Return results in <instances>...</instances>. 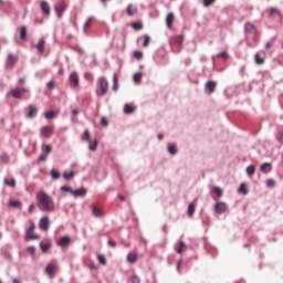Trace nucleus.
I'll list each match as a JSON object with an SVG mask.
<instances>
[{"mask_svg":"<svg viewBox=\"0 0 283 283\" xmlns=\"http://www.w3.org/2000/svg\"><path fill=\"white\" fill-rule=\"evenodd\" d=\"M55 116H56V113L54 111L45 113V118H48L49 120H52V118H54Z\"/></svg>","mask_w":283,"mask_h":283,"instance_id":"58836bf2","label":"nucleus"},{"mask_svg":"<svg viewBox=\"0 0 283 283\" xmlns=\"http://www.w3.org/2000/svg\"><path fill=\"white\" fill-rule=\"evenodd\" d=\"M28 251H29V253H31V255H34L36 249L34 248V245H30V247L28 248Z\"/></svg>","mask_w":283,"mask_h":283,"instance_id":"6e6d98bb","label":"nucleus"},{"mask_svg":"<svg viewBox=\"0 0 283 283\" xmlns=\"http://www.w3.org/2000/svg\"><path fill=\"white\" fill-rule=\"evenodd\" d=\"M216 85H218L216 82L209 81L206 84V90H208L210 94H213V92H216Z\"/></svg>","mask_w":283,"mask_h":283,"instance_id":"aec40b11","label":"nucleus"},{"mask_svg":"<svg viewBox=\"0 0 283 283\" xmlns=\"http://www.w3.org/2000/svg\"><path fill=\"white\" fill-rule=\"evenodd\" d=\"M245 32H252V34H255V32H258V29H255V25L251 23H245Z\"/></svg>","mask_w":283,"mask_h":283,"instance_id":"5701e85b","label":"nucleus"},{"mask_svg":"<svg viewBox=\"0 0 283 283\" xmlns=\"http://www.w3.org/2000/svg\"><path fill=\"white\" fill-rule=\"evenodd\" d=\"M275 12H277V9L272 8L271 11H270V14L273 15V14H275Z\"/></svg>","mask_w":283,"mask_h":283,"instance_id":"e2e57ef3","label":"nucleus"},{"mask_svg":"<svg viewBox=\"0 0 283 283\" xmlns=\"http://www.w3.org/2000/svg\"><path fill=\"white\" fill-rule=\"evenodd\" d=\"M142 78H143V73H135L133 76L134 83H140Z\"/></svg>","mask_w":283,"mask_h":283,"instance_id":"473e14b6","label":"nucleus"},{"mask_svg":"<svg viewBox=\"0 0 283 283\" xmlns=\"http://www.w3.org/2000/svg\"><path fill=\"white\" fill-rule=\"evenodd\" d=\"M84 136L87 138V140H90L91 135H90V132H88V130H85V132H84Z\"/></svg>","mask_w":283,"mask_h":283,"instance_id":"052dcab7","label":"nucleus"},{"mask_svg":"<svg viewBox=\"0 0 283 283\" xmlns=\"http://www.w3.org/2000/svg\"><path fill=\"white\" fill-rule=\"evenodd\" d=\"M99 87H101L102 96H105V94H107V92L109 90V83L107 82V80L105 77H102L99 80Z\"/></svg>","mask_w":283,"mask_h":283,"instance_id":"7ed1b4c3","label":"nucleus"},{"mask_svg":"<svg viewBox=\"0 0 283 283\" xmlns=\"http://www.w3.org/2000/svg\"><path fill=\"white\" fill-rule=\"evenodd\" d=\"M177 153L176 146L169 144L168 145V154H171L172 156Z\"/></svg>","mask_w":283,"mask_h":283,"instance_id":"79ce46f5","label":"nucleus"},{"mask_svg":"<svg viewBox=\"0 0 283 283\" xmlns=\"http://www.w3.org/2000/svg\"><path fill=\"white\" fill-rule=\"evenodd\" d=\"M124 113L125 114H134V107H132V105H129V104H126L124 106Z\"/></svg>","mask_w":283,"mask_h":283,"instance_id":"72a5a7b5","label":"nucleus"},{"mask_svg":"<svg viewBox=\"0 0 283 283\" xmlns=\"http://www.w3.org/2000/svg\"><path fill=\"white\" fill-rule=\"evenodd\" d=\"M9 205L10 207L18 208V207H21V201L13 200V201H10Z\"/></svg>","mask_w":283,"mask_h":283,"instance_id":"de8ad7c7","label":"nucleus"},{"mask_svg":"<svg viewBox=\"0 0 283 283\" xmlns=\"http://www.w3.org/2000/svg\"><path fill=\"white\" fill-rule=\"evenodd\" d=\"M132 29H133V30H143V23H140V22H134V23L132 24Z\"/></svg>","mask_w":283,"mask_h":283,"instance_id":"a19ab883","label":"nucleus"},{"mask_svg":"<svg viewBox=\"0 0 283 283\" xmlns=\"http://www.w3.org/2000/svg\"><path fill=\"white\" fill-rule=\"evenodd\" d=\"M134 56H135V59H143V52L135 51Z\"/></svg>","mask_w":283,"mask_h":283,"instance_id":"864d4df0","label":"nucleus"},{"mask_svg":"<svg viewBox=\"0 0 283 283\" xmlns=\"http://www.w3.org/2000/svg\"><path fill=\"white\" fill-rule=\"evenodd\" d=\"M25 112H27L28 118H34V116H36V108L34 106H32V105H29L25 108Z\"/></svg>","mask_w":283,"mask_h":283,"instance_id":"2eb2a0df","label":"nucleus"},{"mask_svg":"<svg viewBox=\"0 0 283 283\" xmlns=\"http://www.w3.org/2000/svg\"><path fill=\"white\" fill-rule=\"evenodd\" d=\"M276 140L283 145V130L276 133Z\"/></svg>","mask_w":283,"mask_h":283,"instance_id":"ea45409f","label":"nucleus"},{"mask_svg":"<svg viewBox=\"0 0 283 283\" xmlns=\"http://www.w3.org/2000/svg\"><path fill=\"white\" fill-rule=\"evenodd\" d=\"M45 273H48L49 277H54L56 275V265L49 263L45 268Z\"/></svg>","mask_w":283,"mask_h":283,"instance_id":"9d476101","label":"nucleus"},{"mask_svg":"<svg viewBox=\"0 0 283 283\" xmlns=\"http://www.w3.org/2000/svg\"><path fill=\"white\" fill-rule=\"evenodd\" d=\"M185 249H187V244H185L182 241H179V248L176 249L177 253H184Z\"/></svg>","mask_w":283,"mask_h":283,"instance_id":"7c9ffc66","label":"nucleus"},{"mask_svg":"<svg viewBox=\"0 0 283 283\" xmlns=\"http://www.w3.org/2000/svg\"><path fill=\"white\" fill-rule=\"evenodd\" d=\"M39 160H41L42 163H45V160H48V155H45L44 153H42L39 157Z\"/></svg>","mask_w":283,"mask_h":283,"instance_id":"603ef678","label":"nucleus"},{"mask_svg":"<svg viewBox=\"0 0 283 283\" xmlns=\"http://www.w3.org/2000/svg\"><path fill=\"white\" fill-rule=\"evenodd\" d=\"M137 261L138 254L132 252L127 254V262H129V264H136Z\"/></svg>","mask_w":283,"mask_h":283,"instance_id":"6ab92c4d","label":"nucleus"},{"mask_svg":"<svg viewBox=\"0 0 283 283\" xmlns=\"http://www.w3.org/2000/svg\"><path fill=\"white\" fill-rule=\"evenodd\" d=\"M85 196H87V189L85 188H77L75 190H73L72 192V197L73 198H85Z\"/></svg>","mask_w":283,"mask_h":283,"instance_id":"423d86ee","label":"nucleus"},{"mask_svg":"<svg viewBox=\"0 0 283 283\" xmlns=\"http://www.w3.org/2000/svg\"><path fill=\"white\" fill-rule=\"evenodd\" d=\"M113 81H114L115 85H118V75L114 74Z\"/></svg>","mask_w":283,"mask_h":283,"instance_id":"bf43d9fd","label":"nucleus"},{"mask_svg":"<svg viewBox=\"0 0 283 283\" xmlns=\"http://www.w3.org/2000/svg\"><path fill=\"white\" fill-rule=\"evenodd\" d=\"M13 283H21L18 279L12 280Z\"/></svg>","mask_w":283,"mask_h":283,"instance_id":"774afa93","label":"nucleus"},{"mask_svg":"<svg viewBox=\"0 0 283 283\" xmlns=\"http://www.w3.org/2000/svg\"><path fill=\"white\" fill-rule=\"evenodd\" d=\"M48 87H54V82H49Z\"/></svg>","mask_w":283,"mask_h":283,"instance_id":"338daca9","label":"nucleus"},{"mask_svg":"<svg viewBox=\"0 0 283 283\" xmlns=\"http://www.w3.org/2000/svg\"><path fill=\"white\" fill-rule=\"evenodd\" d=\"M266 187H270V188L275 187V181H274L273 179H269V180L266 181Z\"/></svg>","mask_w":283,"mask_h":283,"instance_id":"09e8293b","label":"nucleus"},{"mask_svg":"<svg viewBox=\"0 0 283 283\" xmlns=\"http://www.w3.org/2000/svg\"><path fill=\"white\" fill-rule=\"evenodd\" d=\"M217 56L218 59H229V53H227V51H223L219 53Z\"/></svg>","mask_w":283,"mask_h":283,"instance_id":"49530a36","label":"nucleus"},{"mask_svg":"<svg viewBox=\"0 0 283 283\" xmlns=\"http://www.w3.org/2000/svg\"><path fill=\"white\" fill-rule=\"evenodd\" d=\"M66 9H67V4L65 3V1H62L59 4H56L55 12L57 17H61V14H63V12H65Z\"/></svg>","mask_w":283,"mask_h":283,"instance_id":"9b49d317","label":"nucleus"},{"mask_svg":"<svg viewBox=\"0 0 283 283\" xmlns=\"http://www.w3.org/2000/svg\"><path fill=\"white\" fill-rule=\"evenodd\" d=\"M40 132L43 138H50L52 136V128L50 126L42 127Z\"/></svg>","mask_w":283,"mask_h":283,"instance_id":"ddd939ff","label":"nucleus"},{"mask_svg":"<svg viewBox=\"0 0 283 283\" xmlns=\"http://www.w3.org/2000/svg\"><path fill=\"white\" fill-rule=\"evenodd\" d=\"M35 48L40 54H43L45 52V39H40Z\"/></svg>","mask_w":283,"mask_h":283,"instance_id":"dca6fc26","label":"nucleus"},{"mask_svg":"<svg viewBox=\"0 0 283 283\" xmlns=\"http://www.w3.org/2000/svg\"><path fill=\"white\" fill-rule=\"evenodd\" d=\"M42 154H45L48 156V154L52 153V145L48 144V145H42Z\"/></svg>","mask_w":283,"mask_h":283,"instance_id":"393cba45","label":"nucleus"},{"mask_svg":"<svg viewBox=\"0 0 283 283\" xmlns=\"http://www.w3.org/2000/svg\"><path fill=\"white\" fill-rule=\"evenodd\" d=\"M34 229H36V226H34V223H31L25 232V240H39V234H34Z\"/></svg>","mask_w":283,"mask_h":283,"instance_id":"f03ea898","label":"nucleus"},{"mask_svg":"<svg viewBox=\"0 0 283 283\" xmlns=\"http://www.w3.org/2000/svg\"><path fill=\"white\" fill-rule=\"evenodd\" d=\"M166 23H167L168 28H171V23H174V13H168V15L166 18Z\"/></svg>","mask_w":283,"mask_h":283,"instance_id":"c756f323","label":"nucleus"},{"mask_svg":"<svg viewBox=\"0 0 283 283\" xmlns=\"http://www.w3.org/2000/svg\"><path fill=\"white\" fill-rule=\"evenodd\" d=\"M151 42V38L149 35H144V48H147L149 43Z\"/></svg>","mask_w":283,"mask_h":283,"instance_id":"c03bdc74","label":"nucleus"},{"mask_svg":"<svg viewBox=\"0 0 283 283\" xmlns=\"http://www.w3.org/2000/svg\"><path fill=\"white\" fill-rule=\"evenodd\" d=\"M238 191H239V193H242L243 196H247V193H249V189L247 188V184H241Z\"/></svg>","mask_w":283,"mask_h":283,"instance_id":"b1692460","label":"nucleus"},{"mask_svg":"<svg viewBox=\"0 0 283 283\" xmlns=\"http://www.w3.org/2000/svg\"><path fill=\"white\" fill-rule=\"evenodd\" d=\"M17 61H19V56L12 54V53H8V56H7V63L9 65H11L13 67V65L17 64Z\"/></svg>","mask_w":283,"mask_h":283,"instance_id":"4468645a","label":"nucleus"},{"mask_svg":"<svg viewBox=\"0 0 283 283\" xmlns=\"http://www.w3.org/2000/svg\"><path fill=\"white\" fill-rule=\"evenodd\" d=\"M196 212V206H193V203H190L188 206V216H193V213Z\"/></svg>","mask_w":283,"mask_h":283,"instance_id":"4c0bfd02","label":"nucleus"},{"mask_svg":"<svg viewBox=\"0 0 283 283\" xmlns=\"http://www.w3.org/2000/svg\"><path fill=\"white\" fill-rule=\"evenodd\" d=\"M272 170H273V166L271 165V163H264L261 166L262 174H270V171H272Z\"/></svg>","mask_w":283,"mask_h":283,"instance_id":"a211bd4d","label":"nucleus"},{"mask_svg":"<svg viewBox=\"0 0 283 283\" xmlns=\"http://www.w3.org/2000/svg\"><path fill=\"white\" fill-rule=\"evenodd\" d=\"M40 247L44 253L50 251V243H40Z\"/></svg>","mask_w":283,"mask_h":283,"instance_id":"a18cd8bd","label":"nucleus"},{"mask_svg":"<svg viewBox=\"0 0 283 283\" xmlns=\"http://www.w3.org/2000/svg\"><path fill=\"white\" fill-rule=\"evenodd\" d=\"M92 213L95 218H103V210H101L96 205L92 206Z\"/></svg>","mask_w":283,"mask_h":283,"instance_id":"f3484780","label":"nucleus"},{"mask_svg":"<svg viewBox=\"0 0 283 283\" xmlns=\"http://www.w3.org/2000/svg\"><path fill=\"white\" fill-rule=\"evenodd\" d=\"M72 244V239L70 237H62L57 241V247H61V249H65L66 247H70Z\"/></svg>","mask_w":283,"mask_h":283,"instance_id":"39448f33","label":"nucleus"},{"mask_svg":"<svg viewBox=\"0 0 283 283\" xmlns=\"http://www.w3.org/2000/svg\"><path fill=\"white\" fill-rule=\"evenodd\" d=\"M60 190L62 191V192H66V193H71V196H72V193H73V189H72V187H70V186H62L61 188H60Z\"/></svg>","mask_w":283,"mask_h":283,"instance_id":"2f4dec72","label":"nucleus"},{"mask_svg":"<svg viewBox=\"0 0 283 283\" xmlns=\"http://www.w3.org/2000/svg\"><path fill=\"white\" fill-rule=\"evenodd\" d=\"M36 202L38 209H40V211L50 212L56 209V206L54 205V200L52 199V197H50V195L45 193L44 191L38 192Z\"/></svg>","mask_w":283,"mask_h":283,"instance_id":"f257e3e1","label":"nucleus"},{"mask_svg":"<svg viewBox=\"0 0 283 283\" xmlns=\"http://www.w3.org/2000/svg\"><path fill=\"white\" fill-rule=\"evenodd\" d=\"M97 147H98V142H94V144L90 145L91 151H96Z\"/></svg>","mask_w":283,"mask_h":283,"instance_id":"3c124183","label":"nucleus"},{"mask_svg":"<svg viewBox=\"0 0 283 283\" xmlns=\"http://www.w3.org/2000/svg\"><path fill=\"white\" fill-rule=\"evenodd\" d=\"M51 176H52L53 180H59V178H61V172L56 171L55 169H52Z\"/></svg>","mask_w":283,"mask_h":283,"instance_id":"e433bc0d","label":"nucleus"},{"mask_svg":"<svg viewBox=\"0 0 283 283\" xmlns=\"http://www.w3.org/2000/svg\"><path fill=\"white\" fill-rule=\"evenodd\" d=\"M97 260H98L99 264H102L103 266H105V264H107V259H105V255H103V254H98Z\"/></svg>","mask_w":283,"mask_h":283,"instance_id":"f704fd0d","label":"nucleus"},{"mask_svg":"<svg viewBox=\"0 0 283 283\" xmlns=\"http://www.w3.org/2000/svg\"><path fill=\"white\" fill-rule=\"evenodd\" d=\"M126 12H127L128 17H134V14H136V12H138V9L136 7H134V4H128Z\"/></svg>","mask_w":283,"mask_h":283,"instance_id":"412c9836","label":"nucleus"},{"mask_svg":"<svg viewBox=\"0 0 283 283\" xmlns=\"http://www.w3.org/2000/svg\"><path fill=\"white\" fill-rule=\"evenodd\" d=\"M40 229L42 231H49L50 229V219L48 217H43L40 219Z\"/></svg>","mask_w":283,"mask_h":283,"instance_id":"1a4fd4ad","label":"nucleus"},{"mask_svg":"<svg viewBox=\"0 0 283 283\" xmlns=\"http://www.w3.org/2000/svg\"><path fill=\"white\" fill-rule=\"evenodd\" d=\"M40 8H41V11L43 12V14H46V17L50 15L51 8H50V3H48V1H41Z\"/></svg>","mask_w":283,"mask_h":283,"instance_id":"f8f14e48","label":"nucleus"},{"mask_svg":"<svg viewBox=\"0 0 283 283\" xmlns=\"http://www.w3.org/2000/svg\"><path fill=\"white\" fill-rule=\"evenodd\" d=\"M93 21H94V17H90V18L86 20V22H85L84 25H83V31H84V32H87V30H90V27L92 25Z\"/></svg>","mask_w":283,"mask_h":283,"instance_id":"4be33fe9","label":"nucleus"},{"mask_svg":"<svg viewBox=\"0 0 283 283\" xmlns=\"http://www.w3.org/2000/svg\"><path fill=\"white\" fill-rule=\"evenodd\" d=\"M69 81L71 83V85H74V87H78L81 80L78 78V73L76 72H72L70 74Z\"/></svg>","mask_w":283,"mask_h":283,"instance_id":"0eeeda50","label":"nucleus"},{"mask_svg":"<svg viewBox=\"0 0 283 283\" xmlns=\"http://www.w3.org/2000/svg\"><path fill=\"white\" fill-rule=\"evenodd\" d=\"M20 38L22 39V41H25V39H28V29L25 27L21 28Z\"/></svg>","mask_w":283,"mask_h":283,"instance_id":"a878e982","label":"nucleus"},{"mask_svg":"<svg viewBox=\"0 0 283 283\" xmlns=\"http://www.w3.org/2000/svg\"><path fill=\"white\" fill-rule=\"evenodd\" d=\"M108 244H109V247H116V242L112 241V240L108 241Z\"/></svg>","mask_w":283,"mask_h":283,"instance_id":"680f3d73","label":"nucleus"},{"mask_svg":"<svg viewBox=\"0 0 283 283\" xmlns=\"http://www.w3.org/2000/svg\"><path fill=\"white\" fill-rule=\"evenodd\" d=\"M101 124H102L104 127H107V125H109V122H108L105 117H102Z\"/></svg>","mask_w":283,"mask_h":283,"instance_id":"5fc2aeb1","label":"nucleus"},{"mask_svg":"<svg viewBox=\"0 0 283 283\" xmlns=\"http://www.w3.org/2000/svg\"><path fill=\"white\" fill-rule=\"evenodd\" d=\"M245 171L249 176H253L255 174V166H248Z\"/></svg>","mask_w":283,"mask_h":283,"instance_id":"c9c22d12","label":"nucleus"},{"mask_svg":"<svg viewBox=\"0 0 283 283\" xmlns=\"http://www.w3.org/2000/svg\"><path fill=\"white\" fill-rule=\"evenodd\" d=\"M203 3L206 8H209V6H212V3H216V0H203Z\"/></svg>","mask_w":283,"mask_h":283,"instance_id":"8fccbe9b","label":"nucleus"},{"mask_svg":"<svg viewBox=\"0 0 283 283\" xmlns=\"http://www.w3.org/2000/svg\"><path fill=\"white\" fill-rule=\"evenodd\" d=\"M34 209H36V206H34V203H31L29 206V213H32V211H34Z\"/></svg>","mask_w":283,"mask_h":283,"instance_id":"13d9d810","label":"nucleus"},{"mask_svg":"<svg viewBox=\"0 0 283 283\" xmlns=\"http://www.w3.org/2000/svg\"><path fill=\"white\" fill-rule=\"evenodd\" d=\"M132 283H140V279L136 275L132 277Z\"/></svg>","mask_w":283,"mask_h":283,"instance_id":"4d7b16f0","label":"nucleus"},{"mask_svg":"<svg viewBox=\"0 0 283 283\" xmlns=\"http://www.w3.org/2000/svg\"><path fill=\"white\" fill-rule=\"evenodd\" d=\"M4 185H7V187H17V180H14V178L4 179Z\"/></svg>","mask_w":283,"mask_h":283,"instance_id":"cd10ccee","label":"nucleus"},{"mask_svg":"<svg viewBox=\"0 0 283 283\" xmlns=\"http://www.w3.org/2000/svg\"><path fill=\"white\" fill-rule=\"evenodd\" d=\"M214 211L219 216H222V213H224V211H227V203H224L222 201L217 202L214 206Z\"/></svg>","mask_w":283,"mask_h":283,"instance_id":"6e6552de","label":"nucleus"},{"mask_svg":"<svg viewBox=\"0 0 283 283\" xmlns=\"http://www.w3.org/2000/svg\"><path fill=\"white\" fill-rule=\"evenodd\" d=\"M72 114H73L74 116H78V109H73V111H72Z\"/></svg>","mask_w":283,"mask_h":283,"instance_id":"0e129e2a","label":"nucleus"},{"mask_svg":"<svg viewBox=\"0 0 283 283\" xmlns=\"http://www.w3.org/2000/svg\"><path fill=\"white\" fill-rule=\"evenodd\" d=\"M270 48H271V42H268V43L265 44V50H270Z\"/></svg>","mask_w":283,"mask_h":283,"instance_id":"69168bd1","label":"nucleus"},{"mask_svg":"<svg viewBox=\"0 0 283 283\" xmlns=\"http://www.w3.org/2000/svg\"><path fill=\"white\" fill-rule=\"evenodd\" d=\"M254 61H255L256 65H264V59L260 57V53H256L254 55Z\"/></svg>","mask_w":283,"mask_h":283,"instance_id":"bb28decb","label":"nucleus"},{"mask_svg":"<svg viewBox=\"0 0 283 283\" xmlns=\"http://www.w3.org/2000/svg\"><path fill=\"white\" fill-rule=\"evenodd\" d=\"M75 174L74 171H65L63 174V178H65V180H72V178H74Z\"/></svg>","mask_w":283,"mask_h":283,"instance_id":"c85d7f7f","label":"nucleus"},{"mask_svg":"<svg viewBox=\"0 0 283 283\" xmlns=\"http://www.w3.org/2000/svg\"><path fill=\"white\" fill-rule=\"evenodd\" d=\"M213 191H214V193L218 196V198H222V193H223L222 188H220V187H214V188H213Z\"/></svg>","mask_w":283,"mask_h":283,"instance_id":"37998d69","label":"nucleus"},{"mask_svg":"<svg viewBox=\"0 0 283 283\" xmlns=\"http://www.w3.org/2000/svg\"><path fill=\"white\" fill-rule=\"evenodd\" d=\"M28 92V88H13L9 94L13 96V98H21L22 95H24Z\"/></svg>","mask_w":283,"mask_h":283,"instance_id":"20e7f679","label":"nucleus"}]
</instances>
